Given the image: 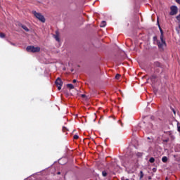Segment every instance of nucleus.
I'll return each instance as SVG.
<instances>
[{"label": "nucleus", "mask_w": 180, "mask_h": 180, "mask_svg": "<svg viewBox=\"0 0 180 180\" xmlns=\"http://www.w3.org/2000/svg\"><path fill=\"white\" fill-rule=\"evenodd\" d=\"M155 161V159L154 158H150L149 159V162H150L151 164L154 163Z\"/></svg>", "instance_id": "11"}, {"label": "nucleus", "mask_w": 180, "mask_h": 180, "mask_svg": "<svg viewBox=\"0 0 180 180\" xmlns=\"http://www.w3.org/2000/svg\"><path fill=\"white\" fill-rule=\"evenodd\" d=\"M153 39H154V40H155V39H157V37H154Z\"/></svg>", "instance_id": "26"}, {"label": "nucleus", "mask_w": 180, "mask_h": 180, "mask_svg": "<svg viewBox=\"0 0 180 180\" xmlns=\"http://www.w3.org/2000/svg\"><path fill=\"white\" fill-rule=\"evenodd\" d=\"M85 94H82V98H85Z\"/></svg>", "instance_id": "23"}, {"label": "nucleus", "mask_w": 180, "mask_h": 180, "mask_svg": "<svg viewBox=\"0 0 180 180\" xmlns=\"http://www.w3.org/2000/svg\"><path fill=\"white\" fill-rule=\"evenodd\" d=\"M172 112H173V113L175 115L176 112V111H175V110H174L173 108L172 109Z\"/></svg>", "instance_id": "19"}, {"label": "nucleus", "mask_w": 180, "mask_h": 180, "mask_svg": "<svg viewBox=\"0 0 180 180\" xmlns=\"http://www.w3.org/2000/svg\"><path fill=\"white\" fill-rule=\"evenodd\" d=\"M176 2H177V4H179L180 5V0H176Z\"/></svg>", "instance_id": "21"}, {"label": "nucleus", "mask_w": 180, "mask_h": 180, "mask_svg": "<svg viewBox=\"0 0 180 180\" xmlns=\"http://www.w3.org/2000/svg\"><path fill=\"white\" fill-rule=\"evenodd\" d=\"M77 82V79H73V84H75Z\"/></svg>", "instance_id": "22"}, {"label": "nucleus", "mask_w": 180, "mask_h": 180, "mask_svg": "<svg viewBox=\"0 0 180 180\" xmlns=\"http://www.w3.org/2000/svg\"><path fill=\"white\" fill-rule=\"evenodd\" d=\"M28 53H39L40 51V47L34 46H28L26 49Z\"/></svg>", "instance_id": "2"}, {"label": "nucleus", "mask_w": 180, "mask_h": 180, "mask_svg": "<svg viewBox=\"0 0 180 180\" xmlns=\"http://www.w3.org/2000/svg\"><path fill=\"white\" fill-rule=\"evenodd\" d=\"M68 88H70V89H74V85L72 84H68Z\"/></svg>", "instance_id": "10"}, {"label": "nucleus", "mask_w": 180, "mask_h": 180, "mask_svg": "<svg viewBox=\"0 0 180 180\" xmlns=\"http://www.w3.org/2000/svg\"><path fill=\"white\" fill-rule=\"evenodd\" d=\"M150 127H153V125L151 124H150Z\"/></svg>", "instance_id": "28"}, {"label": "nucleus", "mask_w": 180, "mask_h": 180, "mask_svg": "<svg viewBox=\"0 0 180 180\" xmlns=\"http://www.w3.org/2000/svg\"><path fill=\"white\" fill-rule=\"evenodd\" d=\"M0 37H1V39H4V37H5V34H4V33H0Z\"/></svg>", "instance_id": "16"}, {"label": "nucleus", "mask_w": 180, "mask_h": 180, "mask_svg": "<svg viewBox=\"0 0 180 180\" xmlns=\"http://www.w3.org/2000/svg\"><path fill=\"white\" fill-rule=\"evenodd\" d=\"M158 49L160 51H164L165 47H167V43L162 36H160V40L157 41Z\"/></svg>", "instance_id": "1"}, {"label": "nucleus", "mask_w": 180, "mask_h": 180, "mask_svg": "<svg viewBox=\"0 0 180 180\" xmlns=\"http://www.w3.org/2000/svg\"><path fill=\"white\" fill-rule=\"evenodd\" d=\"M21 27H22V29L24 30H25V32H29V28H27V27H26V25H22Z\"/></svg>", "instance_id": "9"}, {"label": "nucleus", "mask_w": 180, "mask_h": 180, "mask_svg": "<svg viewBox=\"0 0 180 180\" xmlns=\"http://www.w3.org/2000/svg\"><path fill=\"white\" fill-rule=\"evenodd\" d=\"M147 133L150 131V129H146Z\"/></svg>", "instance_id": "24"}, {"label": "nucleus", "mask_w": 180, "mask_h": 180, "mask_svg": "<svg viewBox=\"0 0 180 180\" xmlns=\"http://www.w3.org/2000/svg\"><path fill=\"white\" fill-rule=\"evenodd\" d=\"M136 155H137V157H139V158L143 157V153H140V152H138V153H136Z\"/></svg>", "instance_id": "13"}, {"label": "nucleus", "mask_w": 180, "mask_h": 180, "mask_svg": "<svg viewBox=\"0 0 180 180\" xmlns=\"http://www.w3.org/2000/svg\"><path fill=\"white\" fill-rule=\"evenodd\" d=\"M162 162H167V161H168V158H167V156L162 157Z\"/></svg>", "instance_id": "6"}, {"label": "nucleus", "mask_w": 180, "mask_h": 180, "mask_svg": "<svg viewBox=\"0 0 180 180\" xmlns=\"http://www.w3.org/2000/svg\"><path fill=\"white\" fill-rule=\"evenodd\" d=\"M144 176V173H143V171L140 172V179H141Z\"/></svg>", "instance_id": "14"}, {"label": "nucleus", "mask_w": 180, "mask_h": 180, "mask_svg": "<svg viewBox=\"0 0 180 180\" xmlns=\"http://www.w3.org/2000/svg\"><path fill=\"white\" fill-rule=\"evenodd\" d=\"M60 174H61V172H58V175H60Z\"/></svg>", "instance_id": "27"}, {"label": "nucleus", "mask_w": 180, "mask_h": 180, "mask_svg": "<svg viewBox=\"0 0 180 180\" xmlns=\"http://www.w3.org/2000/svg\"><path fill=\"white\" fill-rule=\"evenodd\" d=\"M176 19H177V20H180V15H178V16L176 17Z\"/></svg>", "instance_id": "20"}, {"label": "nucleus", "mask_w": 180, "mask_h": 180, "mask_svg": "<svg viewBox=\"0 0 180 180\" xmlns=\"http://www.w3.org/2000/svg\"><path fill=\"white\" fill-rule=\"evenodd\" d=\"M53 37L56 40V41H60V37H58V34L53 35Z\"/></svg>", "instance_id": "8"}, {"label": "nucleus", "mask_w": 180, "mask_h": 180, "mask_svg": "<svg viewBox=\"0 0 180 180\" xmlns=\"http://www.w3.org/2000/svg\"><path fill=\"white\" fill-rule=\"evenodd\" d=\"M103 176H106L108 175V173L105 171L102 172Z\"/></svg>", "instance_id": "15"}, {"label": "nucleus", "mask_w": 180, "mask_h": 180, "mask_svg": "<svg viewBox=\"0 0 180 180\" xmlns=\"http://www.w3.org/2000/svg\"><path fill=\"white\" fill-rule=\"evenodd\" d=\"M32 13L37 19H39L40 22H42V23H44L46 22V18H44V16L41 15L40 13H37V11H32Z\"/></svg>", "instance_id": "3"}, {"label": "nucleus", "mask_w": 180, "mask_h": 180, "mask_svg": "<svg viewBox=\"0 0 180 180\" xmlns=\"http://www.w3.org/2000/svg\"><path fill=\"white\" fill-rule=\"evenodd\" d=\"M11 44L12 46H15V44H13V43H11Z\"/></svg>", "instance_id": "25"}, {"label": "nucleus", "mask_w": 180, "mask_h": 180, "mask_svg": "<svg viewBox=\"0 0 180 180\" xmlns=\"http://www.w3.org/2000/svg\"><path fill=\"white\" fill-rule=\"evenodd\" d=\"M100 26L101 27H105L106 26V21H102Z\"/></svg>", "instance_id": "7"}, {"label": "nucleus", "mask_w": 180, "mask_h": 180, "mask_svg": "<svg viewBox=\"0 0 180 180\" xmlns=\"http://www.w3.org/2000/svg\"><path fill=\"white\" fill-rule=\"evenodd\" d=\"M170 15L174 16V15H176L178 13V7L176 6H172L171 8Z\"/></svg>", "instance_id": "5"}, {"label": "nucleus", "mask_w": 180, "mask_h": 180, "mask_svg": "<svg viewBox=\"0 0 180 180\" xmlns=\"http://www.w3.org/2000/svg\"><path fill=\"white\" fill-rule=\"evenodd\" d=\"M120 77V75H119V74H117V75L115 76L116 79H119Z\"/></svg>", "instance_id": "18"}, {"label": "nucleus", "mask_w": 180, "mask_h": 180, "mask_svg": "<svg viewBox=\"0 0 180 180\" xmlns=\"http://www.w3.org/2000/svg\"><path fill=\"white\" fill-rule=\"evenodd\" d=\"M73 139H75V140L78 139H79L78 135H74Z\"/></svg>", "instance_id": "17"}, {"label": "nucleus", "mask_w": 180, "mask_h": 180, "mask_svg": "<svg viewBox=\"0 0 180 180\" xmlns=\"http://www.w3.org/2000/svg\"><path fill=\"white\" fill-rule=\"evenodd\" d=\"M159 29H160V33H161L160 36H162V37H164V32H162V29H161V27H160V26H159Z\"/></svg>", "instance_id": "12"}, {"label": "nucleus", "mask_w": 180, "mask_h": 180, "mask_svg": "<svg viewBox=\"0 0 180 180\" xmlns=\"http://www.w3.org/2000/svg\"><path fill=\"white\" fill-rule=\"evenodd\" d=\"M55 84L58 91H60L61 89V86H63V81H61V79L60 77H58L55 82Z\"/></svg>", "instance_id": "4"}]
</instances>
